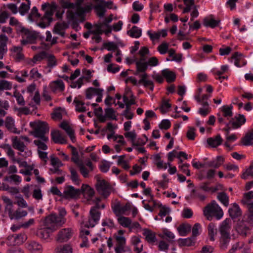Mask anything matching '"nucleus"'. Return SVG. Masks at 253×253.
Masks as SVG:
<instances>
[{
	"mask_svg": "<svg viewBox=\"0 0 253 253\" xmlns=\"http://www.w3.org/2000/svg\"><path fill=\"white\" fill-rule=\"evenodd\" d=\"M203 212L209 220H211L213 216L215 217L217 219H220L223 215V211L214 200L205 207Z\"/></svg>",
	"mask_w": 253,
	"mask_h": 253,
	"instance_id": "7ed1b4c3",
	"label": "nucleus"
},
{
	"mask_svg": "<svg viewBox=\"0 0 253 253\" xmlns=\"http://www.w3.org/2000/svg\"><path fill=\"white\" fill-rule=\"evenodd\" d=\"M143 235L145 236V239L148 242L150 243H152L155 242V234L151 230L148 229H144Z\"/></svg>",
	"mask_w": 253,
	"mask_h": 253,
	"instance_id": "473e14b6",
	"label": "nucleus"
},
{
	"mask_svg": "<svg viewBox=\"0 0 253 253\" xmlns=\"http://www.w3.org/2000/svg\"><path fill=\"white\" fill-rule=\"evenodd\" d=\"M5 127L10 132L14 133H18L17 129L15 126L14 120L11 117H7L4 121Z\"/></svg>",
	"mask_w": 253,
	"mask_h": 253,
	"instance_id": "412c9836",
	"label": "nucleus"
},
{
	"mask_svg": "<svg viewBox=\"0 0 253 253\" xmlns=\"http://www.w3.org/2000/svg\"><path fill=\"white\" fill-rule=\"evenodd\" d=\"M231 224L232 221L229 218H226L222 222L219 227V232L221 236H230Z\"/></svg>",
	"mask_w": 253,
	"mask_h": 253,
	"instance_id": "9b49d317",
	"label": "nucleus"
},
{
	"mask_svg": "<svg viewBox=\"0 0 253 253\" xmlns=\"http://www.w3.org/2000/svg\"><path fill=\"white\" fill-rule=\"evenodd\" d=\"M4 202L6 204L5 207V212L6 213L13 208V203L12 201L8 198L5 197L3 199Z\"/></svg>",
	"mask_w": 253,
	"mask_h": 253,
	"instance_id": "69168bd1",
	"label": "nucleus"
},
{
	"mask_svg": "<svg viewBox=\"0 0 253 253\" xmlns=\"http://www.w3.org/2000/svg\"><path fill=\"white\" fill-rule=\"evenodd\" d=\"M141 78L138 83L139 84H143L144 86L149 87L150 90H153L154 89V84L152 81L147 80L148 75L146 73H143L139 75Z\"/></svg>",
	"mask_w": 253,
	"mask_h": 253,
	"instance_id": "5701e85b",
	"label": "nucleus"
},
{
	"mask_svg": "<svg viewBox=\"0 0 253 253\" xmlns=\"http://www.w3.org/2000/svg\"><path fill=\"white\" fill-rule=\"evenodd\" d=\"M170 122L169 120H163L159 126L160 129L167 130L170 127Z\"/></svg>",
	"mask_w": 253,
	"mask_h": 253,
	"instance_id": "0e129e2a",
	"label": "nucleus"
},
{
	"mask_svg": "<svg viewBox=\"0 0 253 253\" xmlns=\"http://www.w3.org/2000/svg\"><path fill=\"white\" fill-rule=\"evenodd\" d=\"M67 28V25L65 23H57L55 25L53 29V33H56L58 32H60L63 30Z\"/></svg>",
	"mask_w": 253,
	"mask_h": 253,
	"instance_id": "680f3d73",
	"label": "nucleus"
},
{
	"mask_svg": "<svg viewBox=\"0 0 253 253\" xmlns=\"http://www.w3.org/2000/svg\"><path fill=\"white\" fill-rule=\"evenodd\" d=\"M94 8L99 17H101L104 16L106 12V9L102 4H97L95 5Z\"/></svg>",
	"mask_w": 253,
	"mask_h": 253,
	"instance_id": "6e6d98bb",
	"label": "nucleus"
},
{
	"mask_svg": "<svg viewBox=\"0 0 253 253\" xmlns=\"http://www.w3.org/2000/svg\"><path fill=\"white\" fill-rule=\"evenodd\" d=\"M103 46L108 51L115 50L117 49L118 46L113 42H108L103 43Z\"/></svg>",
	"mask_w": 253,
	"mask_h": 253,
	"instance_id": "bf43d9fd",
	"label": "nucleus"
},
{
	"mask_svg": "<svg viewBox=\"0 0 253 253\" xmlns=\"http://www.w3.org/2000/svg\"><path fill=\"white\" fill-rule=\"evenodd\" d=\"M17 32L22 34L23 38L27 39L28 42L33 43L37 38V34L35 32H31L27 29L19 26L17 28Z\"/></svg>",
	"mask_w": 253,
	"mask_h": 253,
	"instance_id": "0eeeda50",
	"label": "nucleus"
},
{
	"mask_svg": "<svg viewBox=\"0 0 253 253\" xmlns=\"http://www.w3.org/2000/svg\"><path fill=\"white\" fill-rule=\"evenodd\" d=\"M8 38L5 35H0V59H2L3 56L7 51V42Z\"/></svg>",
	"mask_w": 253,
	"mask_h": 253,
	"instance_id": "4468645a",
	"label": "nucleus"
},
{
	"mask_svg": "<svg viewBox=\"0 0 253 253\" xmlns=\"http://www.w3.org/2000/svg\"><path fill=\"white\" fill-rule=\"evenodd\" d=\"M13 238L14 240V244L20 245L24 243L27 239V236L24 233H20L12 235L11 238Z\"/></svg>",
	"mask_w": 253,
	"mask_h": 253,
	"instance_id": "7c9ffc66",
	"label": "nucleus"
},
{
	"mask_svg": "<svg viewBox=\"0 0 253 253\" xmlns=\"http://www.w3.org/2000/svg\"><path fill=\"white\" fill-rule=\"evenodd\" d=\"M16 202L15 203L17 205L21 208H26L28 205L26 202L22 197L17 196L16 197Z\"/></svg>",
	"mask_w": 253,
	"mask_h": 253,
	"instance_id": "338daca9",
	"label": "nucleus"
},
{
	"mask_svg": "<svg viewBox=\"0 0 253 253\" xmlns=\"http://www.w3.org/2000/svg\"><path fill=\"white\" fill-rule=\"evenodd\" d=\"M70 170L71 172V179L72 181L75 184L79 185L80 184V179L77 171L73 168H70Z\"/></svg>",
	"mask_w": 253,
	"mask_h": 253,
	"instance_id": "a18cd8bd",
	"label": "nucleus"
},
{
	"mask_svg": "<svg viewBox=\"0 0 253 253\" xmlns=\"http://www.w3.org/2000/svg\"><path fill=\"white\" fill-rule=\"evenodd\" d=\"M44 142L40 139V140H35L34 143L38 146L39 149L45 150L47 149V146Z\"/></svg>",
	"mask_w": 253,
	"mask_h": 253,
	"instance_id": "e2e57ef3",
	"label": "nucleus"
},
{
	"mask_svg": "<svg viewBox=\"0 0 253 253\" xmlns=\"http://www.w3.org/2000/svg\"><path fill=\"white\" fill-rule=\"evenodd\" d=\"M53 141L56 143L65 144L67 141L65 137L59 130H53L51 132Z\"/></svg>",
	"mask_w": 253,
	"mask_h": 253,
	"instance_id": "f3484780",
	"label": "nucleus"
},
{
	"mask_svg": "<svg viewBox=\"0 0 253 253\" xmlns=\"http://www.w3.org/2000/svg\"><path fill=\"white\" fill-rule=\"evenodd\" d=\"M195 129L193 127L189 126L186 133V136L189 140H194L195 137Z\"/></svg>",
	"mask_w": 253,
	"mask_h": 253,
	"instance_id": "052dcab7",
	"label": "nucleus"
},
{
	"mask_svg": "<svg viewBox=\"0 0 253 253\" xmlns=\"http://www.w3.org/2000/svg\"><path fill=\"white\" fill-rule=\"evenodd\" d=\"M80 190H81V194L83 193L84 196L87 195L89 198H91L94 194L93 189L88 185L83 184Z\"/></svg>",
	"mask_w": 253,
	"mask_h": 253,
	"instance_id": "cd10ccee",
	"label": "nucleus"
},
{
	"mask_svg": "<svg viewBox=\"0 0 253 253\" xmlns=\"http://www.w3.org/2000/svg\"><path fill=\"white\" fill-rule=\"evenodd\" d=\"M242 221L247 223L249 225L253 226V212L249 211L244 215Z\"/></svg>",
	"mask_w": 253,
	"mask_h": 253,
	"instance_id": "58836bf2",
	"label": "nucleus"
},
{
	"mask_svg": "<svg viewBox=\"0 0 253 253\" xmlns=\"http://www.w3.org/2000/svg\"><path fill=\"white\" fill-rule=\"evenodd\" d=\"M229 212L232 218H236L242 214L241 209L236 203L233 204L232 207L229 209Z\"/></svg>",
	"mask_w": 253,
	"mask_h": 253,
	"instance_id": "393cba45",
	"label": "nucleus"
},
{
	"mask_svg": "<svg viewBox=\"0 0 253 253\" xmlns=\"http://www.w3.org/2000/svg\"><path fill=\"white\" fill-rule=\"evenodd\" d=\"M6 180H10L13 181L16 184H19L21 181V177L17 174H11L5 177Z\"/></svg>",
	"mask_w": 253,
	"mask_h": 253,
	"instance_id": "864d4df0",
	"label": "nucleus"
},
{
	"mask_svg": "<svg viewBox=\"0 0 253 253\" xmlns=\"http://www.w3.org/2000/svg\"><path fill=\"white\" fill-rule=\"evenodd\" d=\"M56 8L57 5L55 3H52L50 5L48 3L43 4L42 9L45 11V13L38 23V26L42 28L48 26L53 21L52 16Z\"/></svg>",
	"mask_w": 253,
	"mask_h": 253,
	"instance_id": "f03ea898",
	"label": "nucleus"
},
{
	"mask_svg": "<svg viewBox=\"0 0 253 253\" xmlns=\"http://www.w3.org/2000/svg\"><path fill=\"white\" fill-rule=\"evenodd\" d=\"M222 141V139L220 135H217L214 137L208 138L207 143L211 147L215 148L220 145Z\"/></svg>",
	"mask_w": 253,
	"mask_h": 253,
	"instance_id": "b1692460",
	"label": "nucleus"
},
{
	"mask_svg": "<svg viewBox=\"0 0 253 253\" xmlns=\"http://www.w3.org/2000/svg\"><path fill=\"white\" fill-rule=\"evenodd\" d=\"M47 54L45 51H42L39 54L35 55L33 58V62L36 63L37 61H40L47 57Z\"/></svg>",
	"mask_w": 253,
	"mask_h": 253,
	"instance_id": "4d7b16f0",
	"label": "nucleus"
},
{
	"mask_svg": "<svg viewBox=\"0 0 253 253\" xmlns=\"http://www.w3.org/2000/svg\"><path fill=\"white\" fill-rule=\"evenodd\" d=\"M101 91V88H96L93 87H89L85 90V96L88 99H91L94 95L97 94L98 91Z\"/></svg>",
	"mask_w": 253,
	"mask_h": 253,
	"instance_id": "a19ab883",
	"label": "nucleus"
},
{
	"mask_svg": "<svg viewBox=\"0 0 253 253\" xmlns=\"http://www.w3.org/2000/svg\"><path fill=\"white\" fill-rule=\"evenodd\" d=\"M142 30L137 27L134 26L127 31V34L132 38H138L141 35Z\"/></svg>",
	"mask_w": 253,
	"mask_h": 253,
	"instance_id": "c756f323",
	"label": "nucleus"
},
{
	"mask_svg": "<svg viewBox=\"0 0 253 253\" xmlns=\"http://www.w3.org/2000/svg\"><path fill=\"white\" fill-rule=\"evenodd\" d=\"M95 187L98 193L104 198L108 197L111 193V185L105 180L101 179L98 176H96Z\"/></svg>",
	"mask_w": 253,
	"mask_h": 253,
	"instance_id": "39448f33",
	"label": "nucleus"
},
{
	"mask_svg": "<svg viewBox=\"0 0 253 253\" xmlns=\"http://www.w3.org/2000/svg\"><path fill=\"white\" fill-rule=\"evenodd\" d=\"M213 17V15H211L209 17H206L204 19L203 24L205 27L214 28L218 25L220 21L214 19Z\"/></svg>",
	"mask_w": 253,
	"mask_h": 253,
	"instance_id": "4be33fe9",
	"label": "nucleus"
},
{
	"mask_svg": "<svg viewBox=\"0 0 253 253\" xmlns=\"http://www.w3.org/2000/svg\"><path fill=\"white\" fill-rule=\"evenodd\" d=\"M28 250L33 253H41L42 248L41 244L35 241L29 243L27 247Z\"/></svg>",
	"mask_w": 253,
	"mask_h": 253,
	"instance_id": "6ab92c4d",
	"label": "nucleus"
},
{
	"mask_svg": "<svg viewBox=\"0 0 253 253\" xmlns=\"http://www.w3.org/2000/svg\"><path fill=\"white\" fill-rule=\"evenodd\" d=\"M49 86L51 90L54 92L63 91L64 89V83L60 80L51 82Z\"/></svg>",
	"mask_w": 253,
	"mask_h": 253,
	"instance_id": "aec40b11",
	"label": "nucleus"
},
{
	"mask_svg": "<svg viewBox=\"0 0 253 253\" xmlns=\"http://www.w3.org/2000/svg\"><path fill=\"white\" fill-rule=\"evenodd\" d=\"M246 122V119L245 116L242 114H238L230 120L231 127L233 129L240 127Z\"/></svg>",
	"mask_w": 253,
	"mask_h": 253,
	"instance_id": "9d476101",
	"label": "nucleus"
},
{
	"mask_svg": "<svg viewBox=\"0 0 253 253\" xmlns=\"http://www.w3.org/2000/svg\"><path fill=\"white\" fill-rule=\"evenodd\" d=\"M12 145L13 147L20 151L24 152L26 149V146L23 142L17 136H14L11 139Z\"/></svg>",
	"mask_w": 253,
	"mask_h": 253,
	"instance_id": "dca6fc26",
	"label": "nucleus"
},
{
	"mask_svg": "<svg viewBox=\"0 0 253 253\" xmlns=\"http://www.w3.org/2000/svg\"><path fill=\"white\" fill-rule=\"evenodd\" d=\"M125 136L126 137L129 138L131 140L133 146H139L140 144L139 142L137 143H135V139L136 137L135 132L130 131L126 132L125 134Z\"/></svg>",
	"mask_w": 253,
	"mask_h": 253,
	"instance_id": "5fc2aeb1",
	"label": "nucleus"
},
{
	"mask_svg": "<svg viewBox=\"0 0 253 253\" xmlns=\"http://www.w3.org/2000/svg\"><path fill=\"white\" fill-rule=\"evenodd\" d=\"M81 194L80 189H75L72 186H67L65 187L63 197L66 199L75 198Z\"/></svg>",
	"mask_w": 253,
	"mask_h": 253,
	"instance_id": "6e6552de",
	"label": "nucleus"
},
{
	"mask_svg": "<svg viewBox=\"0 0 253 253\" xmlns=\"http://www.w3.org/2000/svg\"><path fill=\"white\" fill-rule=\"evenodd\" d=\"M162 74L169 83L174 82L175 80V74L173 72L170 71L168 69L163 70L162 71Z\"/></svg>",
	"mask_w": 253,
	"mask_h": 253,
	"instance_id": "a878e982",
	"label": "nucleus"
},
{
	"mask_svg": "<svg viewBox=\"0 0 253 253\" xmlns=\"http://www.w3.org/2000/svg\"><path fill=\"white\" fill-rule=\"evenodd\" d=\"M232 106H228L224 105L222 107L221 111H222L223 116L225 117H231L233 115L232 111Z\"/></svg>",
	"mask_w": 253,
	"mask_h": 253,
	"instance_id": "8fccbe9b",
	"label": "nucleus"
},
{
	"mask_svg": "<svg viewBox=\"0 0 253 253\" xmlns=\"http://www.w3.org/2000/svg\"><path fill=\"white\" fill-rule=\"evenodd\" d=\"M31 126L34 127V131L32 132V134L35 137L39 138L45 142L48 141V138L45 134L48 133L49 128L47 123L38 121L33 124L31 123Z\"/></svg>",
	"mask_w": 253,
	"mask_h": 253,
	"instance_id": "20e7f679",
	"label": "nucleus"
},
{
	"mask_svg": "<svg viewBox=\"0 0 253 253\" xmlns=\"http://www.w3.org/2000/svg\"><path fill=\"white\" fill-rule=\"evenodd\" d=\"M143 58H141L139 61L136 62V70L134 73L135 75H139L140 73H145L148 68L146 62H143Z\"/></svg>",
	"mask_w": 253,
	"mask_h": 253,
	"instance_id": "a211bd4d",
	"label": "nucleus"
},
{
	"mask_svg": "<svg viewBox=\"0 0 253 253\" xmlns=\"http://www.w3.org/2000/svg\"><path fill=\"white\" fill-rule=\"evenodd\" d=\"M191 228V225L188 224H182L177 228V230L181 236H186L190 232Z\"/></svg>",
	"mask_w": 253,
	"mask_h": 253,
	"instance_id": "e433bc0d",
	"label": "nucleus"
},
{
	"mask_svg": "<svg viewBox=\"0 0 253 253\" xmlns=\"http://www.w3.org/2000/svg\"><path fill=\"white\" fill-rule=\"evenodd\" d=\"M230 240V236H221L220 239V248L222 250L227 249Z\"/></svg>",
	"mask_w": 253,
	"mask_h": 253,
	"instance_id": "72a5a7b5",
	"label": "nucleus"
},
{
	"mask_svg": "<svg viewBox=\"0 0 253 253\" xmlns=\"http://www.w3.org/2000/svg\"><path fill=\"white\" fill-rule=\"evenodd\" d=\"M253 140V132L250 131L248 132L243 139V144L245 146L252 145V140Z\"/></svg>",
	"mask_w": 253,
	"mask_h": 253,
	"instance_id": "ea45409f",
	"label": "nucleus"
},
{
	"mask_svg": "<svg viewBox=\"0 0 253 253\" xmlns=\"http://www.w3.org/2000/svg\"><path fill=\"white\" fill-rule=\"evenodd\" d=\"M217 199L225 207H228L229 204V197L225 192L218 193L217 196Z\"/></svg>",
	"mask_w": 253,
	"mask_h": 253,
	"instance_id": "2f4dec72",
	"label": "nucleus"
},
{
	"mask_svg": "<svg viewBox=\"0 0 253 253\" xmlns=\"http://www.w3.org/2000/svg\"><path fill=\"white\" fill-rule=\"evenodd\" d=\"M6 213L8 214V216L11 219L16 220H18L26 216L28 214L26 211L21 210L19 208L14 211L13 208L11 210H10V211H8Z\"/></svg>",
	"mask_w": 253,
	"mask_h": 253,
	"instance_id": "ddd939ff",
	"label": "nucleus"
},
{
	"mask_svg": "<svg viewBox=\"0 0 253 253\" xmlns=\"http://www.w3.org/2000/svg\"><path fill=\"white\" fill-rule=\"evenodd\" d=\"M170 107L171 105L169 103L168 100H163L161 107V112L163 113H166Z\"/></svg>",
	"mask_w": 253,
	"mask_h": 253,
	"instance_id": "774afa93",
	"label": "nucleus"
},
{
	"mask_svg": "<svg viewBox=\"0 0 253 253\" xmlns=\"http://www.w3.org/2000/svg\"><path fill=\"white\" fill-rule=\"evenodd\" d=\"M74 103L76 105V110L79 112H84L86 111L84 105V103L82 101L79 100L77 98L74 100Z\"/></svg>",
	"mask_w": 253,
	"mask_h": 253,
	"instance_id": "c9c22d12",
	"label": "nucleus"
},
{
	"mask_svg": "<svg viewBox=\"0 0 253 253\" xmlns=\"http://www.w3.org/2000/svg\"><path fill=\"white\" fill-rule=\"evenodd\" d=\"M253 201V192L250 191L245 193L244 196V198L242 200V202L245 205H248Z\"/></svg>",
	"mask_w": 253,
	"mask_h": 253,
	"instance_id": "c03bdc74",
	"label": "nucleus"
},
{
	"mask_svg": "<svg viewBox=\"0 0 253 253\" xmlns=\"http://www.w3.org/2000/svg\"><path fill=\"white\" fill-rule=\"evenodd\" d=\"M118 221L120 225L124 227L129 228L131 223V219L126 217L120 216L118 218Z\"/></svg>",
	"mask_w": 253,
	"mask_h": 253,
	"instance_id": "4c0bfd02",
	"label": "nucleus"
},
{
	"mask_svg": "<svg viewBox=\"0 0 253 253\" xmlns=\"http://www.w3.org/2000/svg\"><path fill=\"white\" fill-rule=\"evenodd\" d=\"M58 212L51 213L46 216L44 220L45 226L50 228L52 231L56 230L59 227L62 226L66 222L65 216L67 211L63 208H59L58 209Z\"/></svg>",
	"mask_w": 253,
	"mask_h": 253,
	"instance_id": "f257e3e1",
	"label": "nucleus"
},
{
	"mask_svg": "<svg viewBox=\"0 0 253 253\" xmlns=\"http://www.w3.org/2000/svg\"><path fill=\"white\" fill-rule=\"evenodd\" d=\"M113 211L116 216H119L122 214H126V212L131 209V205L129 203H126L125 206H121L120 203H117L112 207Z\"/></svg>",
	"mask_w": 253,
	"mask_h": 253,
	"instance_id": "1a4fd4ad",
	"label": "nucleus"
},
{
	"mask_svg": "<svg viewBox=\"0 0 253 253\" xmlns=\"http://www.w3.org/2000/svg\"><path fill=\"white\" fill-rule=\"evenodd\" d=\"M60 127L65 130L72 141L75 139L74 130L67 122H62L60 124Z\"/></svg>",
	"mask_w": 253,
	"mask_h": 253,
	"instance_id": "bb28decb",
	"label": "nucleus"
},
{
	"mask_svg": "<svg viewBox=\"0 0 253 253\" xmlns=\"http://www.w3.org/2000/svg\"><path fill=\"white\" fill-rule=\"evenodd\" d=\"M12 88V84L4 80H0V91L9 90Z\"/></svg>",
	"mask_w": 253,
	"mask_h": 253,
	"instance_id": "de8ad7c7",
	"label": "nucleus"
},
{
	"mask_svg": "<svg viewBox=\"0 0 253 253\" xmlns=\"http://www.w3.org/2000/svg\"><path fill=\"white\" fill-rule=\"evenodd\" d=\"M169 48V44L166 42H163L158 47V50L162 54H165L168 51Z\"/></svg>",
	"mask_w": 253,
	"mask_h": 253,
	"instance_id": "13d9d810",
	"label": "nucleus"
},
{
	"mask_svg": "<svg viewBox=\"0 0 253 253\" xmlns=\"http://www.w3.org/2000/svg\"><path fill=\"white\" fill-rule=\"evenodd\" d=\"M73 231L70 228L61 229L57 234L55 240L58 243L67 242L73 235Z\"/></svg>",
	"mask_w": 253,
	"mask_h": 253,
	"instance_id": "423d86ee",
	"label": "nucleus"
},
{
	"mask_svg": "<svg viewBox=\"0 0 253 253\" xmlns=\"http://www.w3.org/2000/svg\"><path fill=\"white\" fill-rule=\"evenodd\" d=\"M100 212L95 211V209H91L90 211V217L88 219L87 227H93L99 220Z\"/></svg>",
	"mask_w": 253,
	"mask_h": 253,
	"instance_id": "f8f14e48",
	"label": "nucleus"
},
{
	"mask_svg": "<svg viewBox=\"0 0 253 253\" xmlns=\"http://www.w3.org/2000/svg\"><path fill=\"white\" fill-rule=\"evenodd\" d=\"M249 176L253 177V162L252 163L245 171L243 173L241 177L244 179H247Z\"/></svg>",
	"mask_w": 253,
	"mask_h": 253,
	"instance_id": "09e8293b",
	"label": "nucleus"
},
{
	"mask_svg": "<svg viewBox=\"0 0 253 253\" xmlns=\"http://www.w3.org/2000/svg\"><path fill=\"white\" fill-rule=\"evenodd\" d=\"M190 196L193 198H198L201 201H205L206 198L205 195L195 189L192 190Z\"/></svg>",
	"mask_w": 253,
	"mask_h": 253,
	"instance_id": "3c124183",
	"label": "nucleus"
},
{
	"mask_svg": "<svg viewBox=\"0 0 253 253\" xmlns=\"http://www.w3.org/2000/svg\"><path fill=\"white\" fill-rule=\"evenodd\" d=\"M105 114L109 119L117 120L115 110L112 108H107L105 109Z\"/></svg>",
	"mask_w": 253,
	"mask_h": 253,
	"instance_id": "49530a36",
	"label": "nucleus"
},
{
	"mask_svg": "<svg viewBox=\"0 0 253 253\" xmlns=\"http://www.w3.org/2000/svg\"><path fill=\"white\" fill-rule=\"evenodd\" d=\"M55 251V253H71L72 248L69 245H65L56 248Z\"/></svg>",
	"mask_w": 253,
	"mask_h": 253,
	"instance_id": "79ce46f5",
	"label": "nucleus"
},
{
	"mask_svg": "<svg viewBox=\"0 0 253 253\" xmlns=\"http://www.w3.org/2000/svg\"><path fill=\"white\" fill-rule=\"evenodd\" d=\"M11 51L14 60L17 62H20L24 59V55L22 52L23 48L21 46H13Z\"/></svg>",
	"mask_w": 253,
	"mask_h": 253,
	"instance_id": "2eb2a0df",
	"label": "nucleus"
},
{
	"mask_svg": "<svg viewBox=\"0 0 253 253\" xmlns=\"http://www.w3.org/2000/svg\"><path fill=\"white\" fill-rule=\"evenodd\" d=\"M53 232L50 228L46 226L45 228L40 229L38 232V236L42 239L46 240L49 237L50 232Z\"/></svg>",
	"mask_w": 253,
	"mask_h": 253,
	"instance_id": "c85d7f7f",
	"label": "nucleus"
},
{
	"mask_svg": "<svg viewBox=\"0 0 253 253\" xmlns=\"http://www.w3.org/2000/svg\"><path fill=\"white\" fill-rule=\"evenodd\" d=\"M209 235L210 240L211 241H214V236L216 234V229L215 225L211 223L208 226Z\"/></svg>",
	"mask_w": 253,
	"mask_h": 253,
	"instance_id": "37998d69",
	"label": "nucleus"
},
{
	"mask_svg": "<svg viewBox=\"0 0 253 253\" xmlns=\"http://www.w3.org/2000/svg\"><path fill=\"white\" fill-rule=\"evenodd\" d=\"M185 7L184 8L183 13H185L189 12L192 9L194 8V6H196L195 4L194 0H189V1L184 3Z\"/></svg>",
	"mask_w": 253,
	"mask_h": 253,
	"instance_id": "603ef678",
	"label": "nucleus"
},
{
	"mask_svg": "<svg viewBox=\"0 0 253 253\" xmlns=\"http://www.w3.org/2000/svg\"><path fill=\"white\" fill-rule=\"evenodd\" d=\"M194 243L195 239L193 237L178 240V244L180 246H191L193 245Z\"/></svg>",
	"mask_w": 253,
	"mask_h": 253,
	"instance_id": "f704fd0d",
	"label": "nucleus"
}]
</instances>
